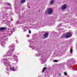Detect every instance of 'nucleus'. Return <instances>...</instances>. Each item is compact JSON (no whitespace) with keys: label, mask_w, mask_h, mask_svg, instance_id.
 I'll return each mask as SVG.
<instances>
[{"label":"nucleus","mask_w":77,"mask_h":77,"mask_svg":"<svg viewBox=\"0 0 77 77\" xmlns=\"http://www.w3.org/2000/svg\"><path fill=\"white\" fill-rule=\"evenodd\" d=\"M5 66L7 67L6 70L7 71H9V69L13 71H17V69L18 68V66H17L16 68L14 66H13L11 67V65H10V62H5L4 63Z\"/></svg>","instance_id":"obj_1"},{"label":"nucleus","mask_w":77,"mask_h":77,"mask_svg":"<svg viewBox=\"0 0 77 77\" xmlns=\"http://www.w3.org/2000/svg\"><path fill=\"white\" fill-rule=\"evenodd\" d=\"M15 47H14V45H11L9 47L10 49L9 50L8 52V55H5L4 56H12V53L14 51V48Z\"/></svg>","instance_id":"obj_2"},{"label":"nucleus","mask_w":77,"mask_h":77,"mask_svg":"<svg viewBox=\"0 0 77 77\" xmlns=\"http://www.w3.org/2000/svg\"><path fill=\"white\" fill-rule=\"evenodd\" d=\"M7 39H8V38H5V39H3V38H0V44L2 45L3 47H4L5 46L4 45V44H5V41H7Z\"/></svg>","instance_id":"obj_3"},{"label":"nucleus","mask_w":77,"mask_h":77,"mask_svg":"<svg viewBox=\"0 0 77 77\" xmlns=\"http://www.w3.org/2000/svg\"><path fill=\"white\" fill-rule=\"evenodd\" d=\"M8 33L6 35H8L7 36H11V35L12 34V32H14V28H13L12 30L10 29H8Z\"/></svg>","instance_id":"obj_4"},{"label":"nucleus","mask_w":77,"mask_h":77,"mask_svg":"<svg viewBox=\"0 0 77 77\" xmlns=\"http://www.w3.org/2000/svg\"><path fill=\"white\" fill-rule=\"evenodd\" d=\"M71 35V33H68L65 35H63L61 37V38H69Z\"/></svg>","instance_id":"obj_5"},{"label":"nucleus","mask_w":77,"mask_h":77,"mask_svg":"<svg viewBox=\"0 0 77 77\" xmlns=\"http://www.w3.org/2000/svg\"><path fill=\"white\" fill-rule=\"evenodd\" d=\"M48 13L49 14H51L53 12V10L51 8H49L48 10Z\"/></svg>","instance_id":"obj_6"},{"label":"nucleus","mask_w":77,"mask_h":77,"mask_svg":"<svg viewBox=\"0 0 77 77\" xmlns=\"http://www.w3.org/2000/svg\"><path fill=\"white\" fill-rule=\"evenodd\" d=\"M48 36V33H45L44 35V36L43 37V39H45V38H47Z\"/></svg>","instance_id":"obj_7"},{"label":"nucleus","mask_w":77,"mask_h":77,"mask_svg":"<svg viewBox=\"0 0 77 77\" xmlns=\"http://www.w3.org/2000/svg\"><path fill=\"white\" fill-rule=\"evenodd\" d=\"M11 59H12V60H17V57L15 55H14Z\"/></svg>","instance_id":"obj_8"},{"label":"nucleus","mask_w":77,"mask_h":77,"mask_svg":"<svg viewBox=\"0 0 77 77\" xmlns=\"http://www.w3.org/2000/svg\"><path fill=\"white\" fill-rule=\"evenodd\" d=\"M66 8V4L64 5L62 7L61 9L62 10H64V9H65Z\"/></svg>","instance_id":"obj_9"},{"label":"nucleus","mask_w":77,"mask_h":77,"mask_svg":"<svg viewBox=\"0 0 77 77\" xmlns=\"http://www.w3.org/2000/svg\"><path fill=\"white\" fill-rule=\"evenodd\" d=\"M51 21H47L46 23V24H47V25H49V26H51L52 24V23H51Z\"/></svg>","instance_id":"obj_10"},{"label":"nucleus","mask_w":77,"mask_h":77,"mask_svg":"<svg viewBox=\"0 0 77 77\" xmlns=\"http://www.w3.org/2000/svg\"><path fill=\"white\" fill-rule=\"evenodd\" d=\"M46 59V58L44 57V56H42L41 58V60L42 61H43V60H45Z\"/></svg>","instance_id":"obj_11"},{"label":"nucleus","mask_w":77,"mask_h":77,"mask_svg":"<svg viewBox=\"0 0 77 77\" xmlns=\"http://www.w3.org/2000/svg\"><path fill=\"white\" fill-rule=\"evenodd\" d=\"M5 27H1L0 28V32H2V30H5Z\"/></svg>","instance_id":"obj_12"},{"label":"nucleus","mask_w":77,"mask_h":77,"mask_svg":"<svg viewBox=\"0 0 77 77\" xmlns=\"http://www.w3.org/2000/svg\"><path fill=\"white\" fill-rule=\"evenodd\" d=\"M8 59L9 60L10 59H9V58L5 59V60L4 59H2V62H3V61L4 60H5V62H6V61H8Z\"/></svg>","instance_id":"obj_13"},{"label":"nucleus","mask_w":77,"mask_h":77,"mask_svg":"<svg viewBox=\"0 0 77 77\" xmlns=\"http://www.w3.org/2000/svg\"><path fill=\"white\" fill-rule=\"evenodd\" d=\"M40 55H42V54L41 53V51H39V52L37 54V56H39Z\"/></svg>","instance_id":"obj_14"},{"label":"nucleus","mask_w":77,"mask_h":77,"mask_svg":"<svg viewBox=\"0 0 77 77\" xmlns=\"http://www.w3.org/2000/svg\"><path fill=\"white\" fill-rule=\"evenodd\" d=\"M29 47H30V48H32V49H35V48H37V47H35V46H29Z\"/></svg>","instance_id":"obj_15"},{"label":"nucleus","mask_w":77,"mask_h":77,"mask_svg":"<svg viewBox=\"0 0 77 77\" xmlns=\"http://www.w3.org/2000/svg\"><path fill=\"white\" fill-rule=\"evenodd\" d=\"M47 69V67H44L43 69V70L42 71V72L43 73L44 72V70H45V69Z\"/></svg>","instance_id":"obj_16"},{"label":"nucleus","mask_w":77,"mask_h":77,"mask_svg":"<svg viewBox=\"0 0 77 77\" xmlns=\"http://www.w3.org/2000/svg\"><path fill=\"white\" fill-rule=\"evenodd\" d=\"M16 24H21V22L20 21H18L16 23Z\"/></svg>","instance_id":"obj_17"},{"label":"nucleus","mask_w":77,"mask_h":77,"mask_svg":"<svg viewBox=\"0 0 77 77\" xmlns=\"http://www.w3.org/2000/svg\"><path fill=\"white\" fill-rule=\"evenodd\" d=\"M54 0H52L50 2V5H52V4H53V3H54Z\"/></svg>","instance_id":"obj_18"},{"label":"nucleus","mask_w":77,"mask_h":77,"mask_svg":"<svg viewBox=\"0 0 77 77\" xmlns=\"http://www.w3.org/2000/svg\"><path fill=\"white\" fill-rule=\"evenodd\" d=\"M25 2V0H21V3H24Z\"/></svg>","instance_id":"obj_19"},{"label":"nucleus","mask_w":77,"mask_h":77,"mask_svg":"<svg viewBox=\"0 0 77 77\" xmlns=\"http://www.w3.org/2000/svg\"><path fill=\"white\" fill-rule=\"evenodd\" d=\"M6 4L7 5H10L11 6V4L10 3H8V2H6Z\"/></svg>","instance_id":"obj_20"},{"label":"nucleus","mask_w":77,"mask_h":77,"mask_svg":"<svg viewBox=\"0 0 77 77\" xmlns=\"http://www.w3.org/2000/svg\"><path fill=\"white\" fill-rule=\"evenodd\" d=\"M70 53L71 54L72 53V49H71L70 51Z\"/></svg>","instance_id":"obj_21"},{"label":"nucleus","mask_w":77,"mask_h":77,"mask_svg":"<svg viewBox=\"0 0 77 77\" xmlns=\"http://www.w3.org/2000/svg\"><path fill=\"white\" fill-rule=\"evenodd\" d=\"M64 74L65 75H67V73L66 72H64Z\"/></svg>","instance_id":"obj_22"},{"label":"nucleus","mask_w":77,"mask_h":77,"mask_svg":"<svg viewBox=\"0 0 77 77\" xmlns=\"http://www.w3.org/2000/svg\"><path fill=\"white\" fill-rule=\"evenodd\" d=\"M35 50H37V51H39V49L38 48L35 49Z\"/></svg>","instance_id":"obj_23"},{"label":"nucleus","mask_w":77,"mask_h":77,"mask_svg":"<svg viewBox=\"0 0 77 77\" xmlns=\"http://www.w3.org/2000/svg\"><path fill=\"white\" fill-rule=\"evenodd\" d=\"M54 62H58V60H54Z\"/></svg>","instance_id":"obj_24"},{"label":"nucleus","mask_w":77,"mask_h":77,"mask_svg":"<svg viewBox=\"0 0 77 77\" xmlns=\"http://www.w3.org/2000/svg\"><path fill=\"white\" fill-rule=\"evenodd\" d=\"M62 53V52L61 51V52H60V53H59L58 55H59V56H60V53Z\"/></svg>","instance_id":"obj_25"},{"label":"nucleus","mask_w":77,"mask_h":77,"mask_svg":"<svg viewBox=\"0 0 77 77\" xmlns=\"http://www.w3.org/2000/svg\"><path fill=\"white\" fill-rule=\"evenodd\" d=\"M25 29H28V27L27 26H25L24 27Z\"/></svg>","instance_id":"obj_26"},{"label":"nucleus","mask_w":77,"mask_h":77,"mask_svg":"<svg viewBox=\"0 0 77 77\" xmlns=\"http://www.w3.org/2000/svg\"><path fill=\"white\" fill-rule=\"evenodd\" d=\"M29 33H31V31H30V30H29Z\"/></svg>","instance_id":"obj_27"},{"label":"nucleus","mask_w":77,"mask_h":77,"mask_svg":"<svg viewBox=\"0 0 77 77\" xmlns=\"http://www.w3.org/2000/svg\"><path fill=\"white\" fill-rule=\"evenodd\" d=\"M58 75H59L60 76L61 75V74H60V73H58Z\"/></svg>","instance_id":"obj_28"},{"label":"nucleus","mask_w":77,"mask_h":77,"mask_svg":"<svg viewBox=\"0 0 77 77\" xmlns=\"http://www.w3.org/2000/svg\"><path fill=\"white\" fill-rule=\"evenodd\" d=\"M5 9H9V8H5Z\"/></svg>","instance_id":"obj_29"},{"label":"nucleus","mask_w":77,"mask_h":77,"mask_svg":"<svg viewBox=\"0 0 77 77\" xmlns=\"http://www.w3.org/2000/svg\"><path fill=\"white\" fill-rule=\"evenodd\" d=\"M23 29V30L24 32H26V30H25L24 29Z\"/></svg>","instance_id":"obj_30"},{"label":"nucleus","mask_w":77,"mask_h":77,"mask_svg":"<svg viewBox=\"0 0 77 77\" xmlns=\"http://www.w3.org/2000/svg\"><path fill=\"white\" fill-rule=\"evenodd\" d=\"M61 25H62V23H60L59 26H61Z\"/></svg>","instance_id":"obj_31"},{"label":"nucleus","mask_w":77,"mask_h":77,"mask_svg":"<svg viewBox=\"0 0 77 77\" xmlns=\"http://www.w3.org/2000/svg\"><path fill=\"white\" fill-rule=\"evenodd\" d=\"M19 17V19H20V17Z\"/></svg>","instance_id":"obj_32"},{"label":"nucleus","mask_w":77,"mask_h":77,"mask_svg":"<svg viewBox=\"0 0 77 77\" xmlns=\"http://www.w3.org/2000/svg\"><path fill=\"white\" fill-rule=\"evenodd\" d=\"M29 8H30V6H29Z\"/></svg>","instance_id":"obj_33"},{"label":"nucleus","mask_w":77,"mask_h":77,"mask_svg":"<svg viewBox=\"0 0 77 77\" xmlns=\"http://www.w3.org/2000/svg\"><path fill=\"white\" fill-rule=\"evenodd\" d=\"M16 42H18V41L17 40H16Z\"/></svg>","instance_id":"obj_34"},{"label":"nucleus","mask_w":77,"mask_h":77,"mask_svg":"<svg viewBox=\"0 0 77 77\" xmlns=\"http://www.w3.org/2000/svg\"><path fill=\"white\" fill-rule=\"evenodd\" d=\"M15 65H16V63H15Z\"/></svg>","instance_id":"obj_35"},{"label":"nucleus","mask_w":77,"mask_h":77,"mask_svg":"<svg viewBox=\"0 0 77 77\" xmlns=\"http://www.w3.org/2000/svg\"><path fill=\"white\" fill-rule=\"evenodd\" d=\"M58 26V27H59V26Z\"/></svg>","instance_id":"obj_36"},{"label":"nucleus","mask_w":77,"mask_h":77,"mask_svg":"<svg viewBox=\"0 0 77 77\" xmlns=\"http://www.w3.org/2000/svg\"><path fill=\"white\" fill-rule=\"evenodd\" d=\"M45 14H46V12H45Z\"/></svg>","instance_id":"obj_37"}]
</instances>
